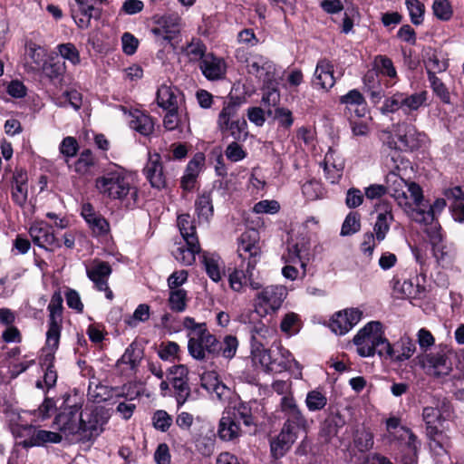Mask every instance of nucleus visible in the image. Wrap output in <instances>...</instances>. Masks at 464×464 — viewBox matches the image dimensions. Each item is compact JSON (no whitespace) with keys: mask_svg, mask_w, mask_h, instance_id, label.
I'll list each match as a JSON object with an SVG mask.
<instances>
[{"mask_svg":"<svg viewBox=\"0 0 464 464\" xmlns=\"http://www.w3.org/2000/svg\"><path fill=\"white\" fill-rule=\"evenodd\" d=\"M237 255L240 263L229 275L230 287L240 292L249 285L254 290L262 288V284L254 277V270L261 256L259 234L256 229L244 232L238 239Z\"/></svg>","mask_w":464,"mask_h":464,"instance_id":"f257e3e1","label":"nucleus"},{"mask_svg":"<svg viewBox=\"0 0 464 464\" xmlns=\"http://www.w3.org/2000/svg\"><path fill=\"white\" fill-rule=\"evenodd\" d=\"M95 188L110 199L123 200L130 195L135 204L138 198L137 188L130 185L121 169L107 170L104 175L97 178Z\"/></svg>","mask_w":464,"mask_h":464,"instance_id":"f03ea898","label":"nucleus"},{"mask_svg":"<svg viewBox=\"0 0 464 464\" xmlns=\"http://www.w3.org/2000/svg\"><path fill=\"white\" fill-rule=\"evenodd\" d=\"M240 102L231 99L226 102L220 111L217 128L220 131L223 140L232 137L235 140H245L247 137V123L246 119L238 116Z\"/></svg>","mask_w":464,"mask_h":464,"instance_id":"7ed1b4c3","label":"nucleus"},{"mask_svg":"<svg viewBox=\"0 0 464 464\" xmlns=\"http://www.w3.org/2000/svg\"><path fill=\"white\" fill-rule=\"evenodd\" d=\"M427 99V91L413 93L396 92L384 100L380 111L382 114L395 113L401 111L403 115L411 116L420 108L426 105Z\"/></svg>","mask_w":464,"mask_h":464,"instance_id":"20e7f679","label":"nucleus"},{"mask_svg":"<svg viewBox=\"0 0 464 464\" xmlns=\"http://www.w3.org/2000/svg\"><path fill=\"white\" fill-rule=\"evenodd\" d=\"M422 418L427 425V435L430 439V448L437 455L448 453L450 448V438L439 430L438 423L440 422L441 414L439 409L425 407L422 411Z\"/></svg>","mask_w":464,"mask_h":464,"instance_id":"39448f33","label":"nucleus"},{"mask_svg":"<svg viewBox=\"0 0 464 464\" xmlns=\"http://www.w3.org/2000/svg\"><path fill=\"white\" fill-rule=\"evenodd\" d=\"M287 296V289L281 285H267L256 295L254 299L255 311L260 316L276 313L279 310Z\"/></svg>","mask_w":464,"mask_h":464,"instance_id":"423d86ee","label":"nucleus"},{"mask_svg":"<svg viewBox=\"0 0 464 464\" xmlns=\"http://www.w3.org/2000/svg\"><path fill=\"white\" fill-rule=\"evenodd\" d=\"M452 354L451 348L446 344H440L434 352L424 354L420 363L430 375L435 377L447 376L452 371Z\"/></svg>","mask_w":464,"mask_h":464,"instance_id":"0eeeda50","label":"nucleus"},{"mask_svg":"<svg viewBox=\"0 0 464 464\" xmlns=\"http://www.w3.org/2000/svg\"><path fill=\"white\" fill-rule=\"evenodd\" d=\"M13 433L18 438H24L19 445L27 449L31 447L46 446L49 443H60L63 437L58 432L44 430H37L32 425L16 426L13 428Z\"/></svg>","mask_w":464,"mask_h":464,"instance_id":"6e6552de","label":"nucleus"},{"mask_svg":"<svg viewBox=\"0 0 464 464\" xmlns=\"http://www.w3.org/2000/svg\"><path fill=\"white\" fill-rule=\"evenodd\" d=\"M280 411L284 419L282 428L296 434H299L301 430H306L307 420L293 395H285L281 398Z\"/></svg>","mask_w":464,"mask_h":464,"instance_id":"1a4fd4ad","label":"nucleus"},{"mask_svg":"<svg viewBox=\"0 0 464 464\" xmlns=\"http://www.w3.org/2000/svg\"><path fill=\"white\" fill-rule=\"evenodd\" d=\"M382 324L372 321L364 325L353 337V343L357 346V353L362 357L374 355V345L381 340L383 333Z\"/></svg>","mask_w":464,"mask_h":464,"instance_id":"9d476101","label":"nucleus"},{"mask_svg":"<svg viewBox=\"0 0 464 464\" xmlns=\"http://www.w3.org/2000/svg\"><path fill=\"white\" fill-rule=\"evenodd\" d=\"M63 302L62 293L60 290H57L53 294L47 307L49 311L47 343L53 347L59 346L60 343L63 309Z\"/></svg>","mask_w":464,"mask_h":464,"instance_id":"9b49d317","label":"nucleus"},{"mask_svg":"<svg viewBox=\"0 0 464 464\" xmlns=\"http://www.w3.org/2000/svg\"><path fill=\"white\" fill-rule=\"evenodd\" d=\"M64 409L54 419V423L57 425L59 430L66 436H77L80 440L81 424L79 420L80 406L77 403L72 405L69 404L71 399L70 395L64 396Z\"/></svg>","mask_w":464,"mask_h":464,"instance_id":"f8f14e48","label":"nucleus"},{"mask_svg":"<svg viewBox=\"0 0 464 464\" xmlns=\"http://www.w3.org/2000/svg\"><path fill=\"white\" fill-rule=\"evenodd\" d=\"M188 353L198 361H206L209 357H217L218 338L208 330L201 333L197 338L188 341Z\"/></svg>","mask_w":464,"mask_h":464,"instance_id":"ddd939ff","label":"nucleus"},{"mask_svg":"<svg viewBox=\"0 0 464 464\" xmlns=\"http://www.w3.org/2000/svg\"><path fill=\"white\" fill-rule=\"evenodd\" d=\"M179 21L178 14L162 15L155 20L156 26L151 29V33L161 44H171L179 34Z\"/></svg>","mask_w":464,"mask_h":464,"instance_id":"4468645a","label":"nucleus"},{"mask_svg":"<svg viewBox=\"0 0 464 464\" xmlns=\"http://www.w3.org/2000/svg\"><path fill=\"white\" fill-rule=\"evenodd\" d=\"M29 235L33 242L41 248L52 251L53 248L61 247L53 227L46 222L34 223L29 228Z\"/></svg>","mask_w":464,"mask_h":464,"instance_id":"2eb2a0df","label":"nucleus"},{"mask_svg":"<svg viewBox=\"0 0 464 464\" xmlns=\"http://www.w3.org/2000/svg\"><path fill=\"white\" fill-rule=\"evenodd\" d=\"M98 408L80 413V440L89 441L102 431V420Z\"/></svg>","mask_w":464,"mask_h":464,"instance_id":"dca6fc26","label":"nucleus"},{"mask_svg":"<svg viewBox=\"0 0 464 464\" xmlns=\"http://www.w3.org/2000/svg\"><path fill=\"white\" fill-rule=\"evenodd\" d=\"M387 192L398 202V205L410 208L406 188L408 182L399 175V166L395 165L387 175Z\"/></svg>","mask_w":464,"mask_h":464,"instance_id":"f3484780","label":"nucleus"},{"mask_svg":"<svg viewBox=\"0 0 464 464\" xmlns=\"http://www.w3.org/2000/svg\"><path fill=\"white\" fill-rule=\"evenodd\" d=\"M362 315V313L358 308L338 312L333 316L330 322V328L336 334H345L360 322Z\"/></svg>","mask_w":464,"mask_h":464,"instance_id":"a211bd4d","label":"nucleus"},{"mask_svg":"<svg viewBox=\"0 0 464 464\" xmlns=\"http://www.w3.org/2000/svg\"><path fill=\"white\" fill-rule=\"evenodd\" d=\"M111 271V266L104 261H100L86 270L87 276L93 282L95 288L103 291L109 300L113 299V293L108 285V278Z\"/></svg>","mask_w":464,"mask_h":464,"instance_id":"6ab92c4d","label":"nucleus"},{"mask_svg":"<svg viewBox=\"0 0 464 464\" xmlns=\"http://www.w3.org/2000/svg\"><path fill=\"white\" fill-rule=\"evenodd\" d=\"M251 353L254 361H258L266 372H281L286 369L285 362H278L272 352L265 348L263 342H255L251 344Z\"/></svg>","mask_w":464,"mask_h":464,"instance_id":"aec40b11","label":"nucleus"},{"mask_svg":"<svg viewBox=\"0 0 464 464\" xmlns=\"http://www.w3.org/2000/svg\"><path fill=\"white\" fill-rule=\"evenodd\" d=\"M346 424V419L337 409L328 408V413L321 424L320 436L324 442L329 443L337 436L339 430Z\"/></svg>","mask_w":464,"mask_h":464,"instance_id":"412c9836","label":"nucleus"},{"mask_svg":"<svg viewBox=\"0 0 464 464\" xmlns=\"http://www.w3.org/2000/svg\"><path fill=\"white\" fill-rule=\"evenodd\" d=\"M246 67L248 73L263 79L265 82H270L274 80L276 65L267 57L261 54H251Z\"/></svg>","mask_w":464,"mask_h":464,"instance_id":"4be33fe9","label":"nucleus"},{"mask_svg":"<svg viewBox=\"0 0 464 464\" xmlns=\"http://www.w3.org/2000/svg\"><path fill=\"white\" fill-rule=\"evenodd\" d=\"M395 136L397 137L400 144L399 150H415L420 146L419 133L415 126L406 122L398 123L394 129Z\"/></svg>","mask_w":464,"mask_h":464,"instance_id":"5701e85b","label":"nucleus"},{"mask_svg":"<svg viewBox=\"0 0 464 464\" xmlns=\"http://www.w3.org/2000/svg\"><path fill=\"white\" fill-rule=\"evenodd\" d=\"M198 66L202 74L209 81L220 80L226 75L227 64L225 61L212 53H207L203 60L199 62Z\"/></svg>","mask_w":464,"mask_h":464,"instance_id":"b1692460","label":"nucleus"},{"mask_svg":"<svg viewBox=\"0 0 464 464\" xmlns=\"http://www.w3.org/2000/svg\"><path fill=\"white\" fill-rule=\"evenodd\" d=\"M218 434L219 439L224 441H232L241 436L239 423L233 412L227 411L223 412L219 420Z\"/></svg>","mask_w":464,"mask_h":464,"instance_id":"393cba45","label":"nucleus"},{"mask_svg":"<svg viewBox=\"0 0 464 464\" xmlns=\"http://www.w3.org/2000/svg\"><path fill=\"white\" fill-rule=\"evenodd\" d=\"M143 171L151 187L158 189L165 188L166 178L160 154L156 153L150 157Z\"/></svg>","mask_w":464,"mask_h":464,"instance_id":"a878e982","label":"nucleus"},{"mask_svg":"<svg viewBox=\"0 0 464 464\" xmlns=\"http://www.w3.org/2000/svg\"><path fill=\"white\" fill-rule=\"evenodd\" d=\"M298 438V434L282 428L279 434L270 441V450L273 458L280 459L291 449Z\"/></svg>","mask_w":464,"mask_h":464,"instance_id":"bb28decb","label":"nucleus"},{"mask_svg":"<svg viewBox=\"0 0 464 464\" xmlns=\"http://www.w3.org/2000/svg\"><path fill=\"white\" fill-rule=\"evenodd\" d=\"M27 173L22 169L16 170L12 179V200L19 207L24 208L28 198Z\"/></svg>","mask_w":464,"mask_h":464,"instance_id":"cd10ccee","label":"nucleus"},{"mask_svg":"<svg viewBox=\"0 0 464 464\" xmlns=\"http://www.w3.org/2000/svg\"><path fill=\"white\" fill-rule=\"evenodd\" d=\"M313 83L325 91H328L334 85V65L330 61L321 59L317 62Z\"/></svg>","mask_w":464,"mask_h":464,"instance_id":"c85d7f7f","label":"nucleus"},{"mask_svg":"<svg viewBox=\"0 0 464 464\" xmlns=\"http://www.w3.org/2000/svg\"><path fill=\"white\" fill-rule=\"evenodd\" d=\"M379 208L381 211L377 214L373 227V235L376 237L377 241L382 242L390 231L391 225L393 222V215L392 207L388 203L382 204Z\"/></svg>","mask_w":464,"mask_h":464,"instance_id":"c756f323","label":"nucleus"},{"mask_svg":"<svg viewBox=\"0 0 464 464\" xmlns=\"http://www.w3.org/2000/svg\"><path fill=\"white\" fill-rule=\"evenodd\" d=\"M185 245L177 246L172 251L175 259L184 266H190L195 262V256L201 250L198 237H190V240H184Z\"/></svg>","mask_w":464,"mask_h":464,"instance_id":"7c9ffc66","label":"nucleus"},{"mask_svg":"<svg viewBox=\"0 0 464 464\" xmlns=\"http://www.w3.org/2000/svg\"><path fill=\"white\" fill-rule=\"evenodd\" d=\"M180 94L176 87L163 84L157 91V103L164 111L178 110Z\"/></svg>","mask_w":464,"mask_h":464,"instance_id":"2f4dec72","label":"nucleus"},{"mask_svg":"<svg viewBox=\"0 0 464 464\" xmlns=\"http://www.w3.org/2000/svg\"><path fill=\"white\" fill-rule=\"evenodd\" d=\"M423 63L428 78L431 77V75H436V73L445 72L449 67V63L441 59L440 53L431 47L424 50Z\"/></svg>","mask_w":464,"mask_h":464,"instance_id":"473e14b6","label":"nucleus"},{"mask_svg":"<svg viewBox=\"0 0 464 464\" xmlns=\"http://www.w3.org/2000/svg\"><path fill=\"white\" fill-rule=\"evenodd\" d=\"M341 104H344L347 108L356 107L354 112L358 117H364L366 114V101L363 95L357 90L353 89L346 94L342 95L339 99Z\"/></svg>","mask_w":464,"mask_h":464,"instance_id":"72a5a7b5","label":"nucleus"},{"mask_svg":"<svg viewBox=\"0 0 464 464\" xmlns=\"http://www.w3.org/2000/svg\"><path fill=\"white\" fill-rule=\"evenodd\" d=\"M197 451L204 457H210L215 450L216 434L213 430H201L194 440Z\"/></svg>","mask_w":464,"mask_h":464,"instance_id":"f704fd0d","label":"nucleus"},{"mask_svg":"<svg viewBox=\"0 0 464 464\" xmlns=\"http://www.w3.org/2000/svg\"><path fill=\"white\" fill-rule=\"evenodd\" d=\"M322 165L324 166L326 179H328L331 183L338 182L343 175L344 168L343 162L342 160L335 161L334 159V152L329 151L326 153Z\"/></svg>","mask_w":464,"mask_h":464,"instance_id":"c9c22d12","label":"nucleus"},{"mask_svg":"<svg viewBox=\"0 0 464 464\" xmlns=\"http://www.w3.org/2000/svg\"><path fill=\"white\" fill-rule=\"evenodd\" d=\"M202 387L207 391L213 392L219 400L229 393L228 388L220 381H218L216 372H207L201 377Z\"/></svg>","mask_w":464,"mask_h":464,"instance_id":"e433bc0d","label":"nucleus"},{"mask_svg":"<svg viewBox=\"0 0 464 464\" xmlns=\"http://www.w3.org/2000/svg\"><path fill=\"white\" fill-rule=\"evenodd\" d=\"M97 164V159L89 149L83 150L73 164L74 171L80 176L92 174V169Z\"/></svg>","mask_w":464,"mask_h":464,"instance_id":"4c0bfd02","label":"nucleus"},{"mask_svg":"<svg viewBox=\"0 0 464 464\" xmlns=\"http://www.w3.org/2000/svg\"><path fill=\"white\" fill-rule=\"evenodd\" d=\"M143 357L142 349L136 343H130L125 350L124 353L118 360L117 365L127 364L131 371H136Z\"/></svg>","mask_w":464,"mask_h":464,"instance_id":"58836bf2","label":"nucleus"},{"mask_svg":"<svg viewBox=\"0 0 464 464\" xmlns=\"http://www.w3.org/2000/svg\"><path fill=\"white\" fill-rule=\"evenodd\" d=\"M354 448L362 452H367L373 447V434L365 427L357 428L353 432V439Z\"/></svg>","mask_w":464,"mask_h":464,"instance_id":"ea45409f","label":"nucleus"},{"mask_svg":"<svg viewBox=\"0 0 464 464\" xmlns=\"http://www.w3.org/2000/svg\"><path fill=\"white\" fill-rule=\"evenodd\" d=\"M130 127L143 136H149L154 130V121L150 115L138 112L132 116Z\"/></svg>","mask_w":464,"mask_h":464,"instance_id":"a19ab883","label":"nucleus"},{"mask_svg":"<svg viewBox=\"0 0 464 464\" xmlns=\"http://www.w3.org/2000/svg\"><path fill=\"white\" fill-rule=\"evenodd\" d=\"M195 208L198 218L208 221L214 213L210 193L204 192L199 195L196 199Z\"/></svg>","mask_w":464,"mask_h":464,"instance_id":"79ce46f5","label":"nucleus"},{"mask_svg":"<svg viewBox=\"0 0 464 464\" xmlns=\"http://www.w3.org/2000/svg\"><path fill=\"white\" fill-rule=\"evenodd\" d=\"M188 292L185 289L169 290L168 304L175 313H182L188 305Z\"/></svg>","mask_w":464,"mask_h":464,"instance_id":"37998d69","label":"nucleus"},{"mask_svg":"<svg viewBox=\"0 0 464 464\" xmlns=\"http://www.w3.org/2000/svg\"><path fill=\"white\" fill-rule=\"evenodd\" d=\"M238 347V340L236 336L228 334L223 338L220 342L218 340V350L217 357L222 356L226 359H232L235 357Z\"/></svg>","mask_w":464,"mask_h":464,"instance_id":"c03bdc74","label":"nucleus"},{"mask_svg":"<svg viewBox=\"0 0 464 464\" xmlns=\"http://www.w3.org/2000/svg\"><path fill=\"white\" fill-rule=\"evenodd\" d=\"M407 440L405 442L404 464H414L417 460V452L420 448V441L417 437L410 430H405Z\"/></svg>","mask_w":464,"mask_h":464,"instance_id":"a18cd8bd","label":"nucleus"},{"mask_svg":"<svg viewBox=\"0 0 464 464\" xmlns=\"http://www.w3.org/2000/svg\"><path fill=\"white\" fill-rule=\"evenodd\" d=\"M202 263L204 265L206 273L214 281L218 282L222 276V271L219 265V257L203 254Z\"/></svg>","mask_w":464,"mask_h":464,"instance_id":"49530a36","label":"nucleus"},{"mask_svg":"<svg viewBox=\"0 0 464 464\" xmlns=\"http://www.w3.org/2000/svg\"><path fill=\"white\" fill-rule=\"evenodd\" d=\"M178 227L184 240L198 237L194 219L189 214H181L178 217Z\"/></svg>","mask_w":464,"mask_h":464,"instance_id":"de8ad7c7","label":"nucleus"},{"mask_svg":"<svg viewBox=\"0 0 464 464\" xmlns=\"http://www.w3.org/2000/svg\"><path fill=\"white\" fill-rule=\"evenodd\" d=\"M163 126L167 130H182L186 126L188 127V120L181 119L179 114V109L167 111L163 119Z\"/></svg>","mask_w":464,"mask_h":464,"instance_id":"09e8293b","label":"nucleus"},{"mask_svg":"<svg viewBox=\"0 0 464 464\" xmlns=\"http://www.w3.org/2000/svg\"><path fill=\"white\" fill-rule=\"evenodd\" d=\"M327 398L325 394L318 390L310 391L306 394L305 405L310 411H318L327 405Z\"/></svg>","mask_w":464,"mask_h":464,"instance_id":"8fccbe9b","label":"nucleus"},{"mask_svg":"<svg viewBox=\"0 0 464 464\" xmlns=\"http://www.w3.org/2000/svg\"><path fill=\"white\" fill-rule=\"evenodd\" d=\"M361 229V216L356 211L350 212L343 225L341 229V236H351L357 233Z\"/></svg>","mask_w":464,"mask_h":464,"instance_id":"3c124183","label":"nucleus"},{"mask_svg":"<svg viewBox=\"0 0 464 464\" xmlns=\"http://www.w3.org/2000/svg\"><path fill=\"white\" fill-rule=\"evenodd\" d=\"M227 411L233 412L236 416V420L240 419L246 426L255 425V419L252 414V408L250 403L241 401L236 405L233 410Z\"/></svg>","mask_w":464,"mask_h":464,"instance_id":"603ef678","label":"nucleus"},{"mask_svg":"<svg viewBox=\"0 0 464 464\" xmlns=\"http://www.w3.org/2000/svg\"><path fill=\"white\" fill-rule=\"evenodd\" d=\"M405 5L409 11L411 23L415 25L421 24L425 13L424 5L419 0H406Z\"/></svg>","mask_w":464,"mask_h":464,"instance_id":"864d4df0","label":"nucleus"},{"mask_svg":"<svg viewBox=\"0 0 464 464\" xmlns=\"http://www.w3.org/2000/svg\"><path fill=\"white\" fill-rule=\"evenodd\" d=\"M170 383L174 389L177 404L180 407L188 401L191 393L188 380H176L170 382Z\"/></svg>","mask_w":464,"mask_h":464,"instance_id":"5fc2aeb1","label":"nucleus"},{"mask_svg":"<svg viewBox=\"0 0 464 464\" xmlns=\"http://www.w3.org/2000/svg\"><path fill=\"white\" fill-rule=\"evenodd\" d=\"M306 248L304 244L301 246L298 243L289 245L287 247V254L284 256V258L288 264H300V266L305 269V263L303 260V252L305 251Z\"/></svg>","mask_w":464,"mask_h":464,"instance_id":"6e6d98bb","label":"nucleus"},{"mask_svg":"<svg viewBox=\"0 0 464 464\" xmlns=\"http://www.w3.org/2000/svg\"><path fill=\"white\" fill-rule=\"evenodd\" d=\"M79 150L77 140L74 137H65L59 146L60 153L65 158V162L69 164V159L76 156ZM70 167V165H68Z\"/></svg>","mask_w":464,"mask_h":464,"instance_id":"4d7b16f0","label":"nucleus"},{"mask_svg":"<svg viewBox=\"0 0 464 464\" xmlns=\"http://www.w3.org/2000/svg\"><path fill=\"white\" fill-rule=\"evenodd\" d=\"M44 73L52 81H61L65 72V64L62 61H51L43 67Z\"/></svg>","mask_w":464,"mask_h":464,"instance_id":"13d9d810","label":"nucleus"},{"mask_svg":"<svg viewBox=\"0 0 464 464\" xmlns=\"http://www.w3.org/2000/svg\"><path fill=\"white\" fill-rule=\"evenodd\" d=\"M430 87L433 92L440 98V100L446 104H450V94L446 87V85L442 82V81L438 78L436 75H431V77L428 78Z\"/></svg>","mask_w":464,"mask_h":464,"instance_id":"bf43d9fd","label":"nucleus"},{"mask_svg":"<svg viewBox=\"0 0 464 464\" xmlns=\"http://www.w3.org/2000/svg\"><path fill=\"white\" fill-rule=\"evenodd\" d=\"M392 284L394 291L400 292L402 298H416L419 287L414 286L411 281L404 280L401 283L400 280L393 278Z\"/></svg>","mask_w":464,"mask_h":464,"instance_id":"052dcab7","label":"nucleus"},{"mask_svg":"<svg viewBox=\"0 0 464 464\" xmlns=\"http://www.w3.org/2000/svg\"><path fill=\"white\" fill-rule=\"evenodd\" d=\"M432 11L434 15L441 21H449L453 14L449 0H435L432 5Z\"/></svg>","mask_w":464,"mask_h":464,"instance_id":"680f3d73","label":"nucleus"},{"mask_svg":"<svg viewBox=\"0 0 464 464\" xmlns=\"http://www.w3.org/2000/svg\"><path fill=\"white\" fill-rule=\"evenodd\" d=\"M183 327L188 331V340L198 337L201 333L208 330L205 323H197L193 317L187 316L183 320Z\"/></svg>","mask_w":464,"mask_h":464,"instance_id":"e2e57ef3","label":"nucleus"},{"mask_svg":"<svg viewBox=\"0 0 464 464\" xmlns=\"http://www.w3.org/2000/svg\"><path fill=\"white\" fill-rule=\"evenodd\" d=\"M153 427L162 432L167 431L172 424V417L163 410H159L152 416Z\"/></svg>","mask_w":464,"mask_h":464,"instance_id":"0e129e2a","label":"nucleus"},{"mask_svg":"<svg viewBox=\"0 0 464 464\" xmlns=\"http://www.w3.org/2000/svg\"><path fill=\"white\" fill-rule=\"evenodd\" d=\"M150 315V305L147 304H140L135 309L133 314L129 319H126L125 322L128 325L133 327L136 326L140 322H146L149 320Z\"/></svg>","mask_w":464,"mask_h":464,"instance_id":"69168bd1","label":"nucleus"},{"mask_svg":"<svg viewBox=\"0 0 464 464\" xmlns=\"http://www.w3.org/2000/svg\"><path fill=\"white\" fill-rule=\"evenodd\" d=\"M375 66L382 74L390 78H394L397 75L392 61L387 56L378 55L375 58Z\"/></svg>","mask_w":464,"mask_h":464,"instance_id":"338daca9","label":"nucleus"},{"mask_svg":"<svg viewBox=\"0 0 464 464\" xmlns=\"http://www.w3.org/2000/svg\"><path fill=\"white\" fill-rule=\"evenodd\" d=\"M79 5L80 14L89 19L99 20L102 16V9L89 4V0H75Z\"/></svg>","mask_w":464,"mask_h":464,"instance_id":"774afa93","label":"nucleus"}]
</instances>
